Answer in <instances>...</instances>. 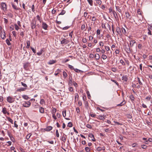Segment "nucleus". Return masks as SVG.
<instances>
[{
	"mask_svg": "<svg viewBox=\"0 0 152 152\" xmlns=\"http://www.w3.org/2000/svg\"><path fill=\"white\" fill-rule=\"evenodd\" d=\"M1 9L4 12L7 11V6L6 4L4 2H1Z\"/></svg>",
	"mask_w": 152,
	"mask_h": 152,
	"instance_id": "1",
	"label": "nucleus"
},
{
	"mask_svg": "<svg viewBox=\"0 0 152 152\" xmlns=\"http://www.w3.org/2000/svg\"><path fill=\"white\" fill-rule=\"evenodd\" d=\"M31 103L30 101L27 102L24 101L23 102L22 105L25 107H28L31 106Z\"/></svg>",
	"mask_w": 152,
	"mask_h": 152,
	"instance_id": "2",
	"label": "nucleus"
},
{
	"mask_svg": "<svg viewBox=\"0 0 152 152\" xmlns=\"http://www.w3.org/2000/svg\"><path fill=\"white\" fill-rule=\"evenodd\" d=\"M37 21L35 19L32 20L31 22V27L32 29H34L36 27Z\"/></svg>",
	"mask_w": 152,
	"mask_h": 152,
	"instance_id": "3",
	"label": "nucleus"
},
{
	"mask_svg": "<svg viewBox=\"0 0 152 152\" xmlns=\"http://www.w3.org/2000/svg\"><path fill=\"white\" fill-rule=\"evenodd\" d=\"M7 101L10 103H12L15 101V98L10 96L7 97Z\"/></svg>",
	"mask_w": 152,
	"mask_h": 152,
	"instance_id": "4",
	"label": "nucleus"
},
{
	"mask_svg": "<svg viewBox=\"0 0 152 152\" xmlns=\"http://www.w3.org/2000/svg\"><path fill=\"white\" fill-rule=\"evenodd\" d=\"M56 112V109L53 108V110L52 111V117L54 119V120H56L57 119V118L55 115V114Z\"/></svg>",
	"mask_w": 152,
	"mask_h": 152,
	"instance_id": "5",
	"label": "nucleus"
},
{
	"mask_svg": "<svg viewBox=\"0 0 152 152\" xmlns=\"http://www.w3.org/2000/svg\"><path fill=\"white\" fill-rule=\"evenodd\" d=\"M2 112L4 114H7L8 115H9L10 114L7 111V109L5 107H3Z\"/></svg>",
	"mask_w": 152,
	"mask_h": 152,
	"instance_id": "6",
	"label": "nucleus"
},
{
	"mask_svg": "<svg viewBox=\"0 0 152 152\" xmlns=\"http://www.w3.org/2000/svg\"><path fill=\"white\" fill-rule=\"evenodd\" d=\"M42 27L45 30H47L48 27L47 24L44 22H42Z\"/></svg>",
	"mask_w": 152,
	"mask_h": 152,
	"instance_id": "7",
	"label": "nucleus"
},
{
	"mask_svg": "<svg viewBox=\"0 0 152 152\" xmlns=\"http://www.w3.org/2000/svg\"><path fill=\"white\" fill-rule=\"evenodd\" d=\"M62 115L67 120H69L70 119L69 118H66V110H63L62 111Z\"/></svg>",
	"mask_w": 152,
	"mask_h": 152,
	"instance_id": "8",
	"label": "nucleus"
},
{
	"mask_svg": "<svg viewBox=\"0 0 152 152\" xmlns=\"http://www.w3.org/2000/svg\"><path fill=\"white\" fill-rule=\"evenodd\" d=\"M53 129V127L51 126H47L46 128L44 129V130L46 131L49 132L51 130Z\"/></svg>",
	"mask_w": 152,
	"mask_h": 152,
	"instance_id": "9",
	"label": "nucleus"
},
{
	"mask_svg": "<svg viewBox=\"0 0 152 152\" xmlns=\"http://www.w3.org/2000/svg\"><path fill=\"white\" fill-rule=\"evenodd\" d=\"M69 42L66 39H64L63 40L61 41V44H66Z\"/></svg>",
	"mask_w": 152,
	"mask_h": 152,
	"instance_id": "10",
	"label": "nucleus"
},
{
	"mask_svg": "<svg viewBox=\"0 0 152 152\" xmlns=\"http://www.w3.org/2000/svg\"><path fill=\"white\" fill-rule=\"evenodd\" d=\"M135 43H136V41L134 40H132L130 41V43L129 44L130 46L131 47H132Z\"/></svg>",
	"mask_w": 152,
	"mask_h": 152,
	"instance_id": "11",
	"label": "nucleus"
},
{
	"mask_svg": "<svg viewBox=\"0 0 152 152\" xmlns=\"http://www.w3.org/2000/svg\"><path fill=\"white\" fill-rule=\"evenodd\" d=\"M29 65V63H26L24 64L23 68L25 70H27Z\"/></svg>",
	"mask_w": 152,
	"mask_h": 152,
	"instance_id": "12",
	"label": "nucleus"
},
{
	"mask_svg": "<svg viewBox=\"0 0 152 152\" xmlns=\"http://www.w3.org/2000/svg\"><path fill=\"white\" fill-rule=\"evenodd\" d=\"M121 78L122 80H123L125 82L127 81L128 80V77L127 75H124Z\"/></svg>",
	"mask_w": 152,
	"mask_h": 152,
	"instance_id": "13",
	"label": "nucleus"
},
{
	"mask_svg": "<svg viewBox=\"0 0 152 152\" xmlns=\"http://www.w3.org/2000/svg\"><path fill=\"white\" fill-rule=\"evenodd\" d=\"M88 136L91 138H92V141H96V140L94 138V136L93 134H90L88 135Z\"/></svg>",
	"mask_w": 152,
	"mask_h": 152,
	"instance_id": "14",
	"label": "nucleus"
},
{
	"mask_svg": "<svg viewBox=\"0 0 152 152\" xmlns=\"http://www.w3.org/2000/svg\"><path fill=\"white\" fill-rule=\"evenodd\" d=\"M116 31L120 35L121 34V30L120 28L118 27H117Z\"/></svg>",
	"mask_w": 152,
	"mask_h": 152,
	"instance_id": "15",
	"label": "nucleus"
},
{
	"mask_svg": "<svg viewBox=\"0 0 152 152\" xmlns=\"http://www.w3.org/2000/svg\"><path fill=\"white\" fill-rule=\"evenodd\" d=\"M95 59L96 60H98L100 58L99 55L98 53H96L94 55Z\"/></svg>",
	"mask_w": 152,
	"mask_h": 152,
	"instance_id": "16",
	"label": "nucleus"
},
{
	"mask_svg": "<svg viewBox=\"0 0 152 152\" xmlns=\"http://www.w3.org/2000/svg\"><path fill=\"white\" fill-rule=\"evenodd\" d=\"M1 37L3 39H4L6 37V34L4 31L3 32H2L1 34Z\"/></svg>",
	"mask_w": 152,
	"mask_h": 152,
	"instance_id": "17",
	"label": "nucleus"
},
{
	"mask_svg": "<svg viewBox=\"0 0 152 152\" xmlns=\"http://www.w3.org/2000/svg\"><path fill=\"white\" fill-rule=\"evenodd\" d=\"M126 103V101L124 100L120 104L117 105V106H122Z\"/></svg>",
	"mask_w": 152,
	"mask_h": 152,
	"instance_id": "18",
	"label": "nucleus"
},
{
	"mask_svg": "<svg viewBox=\"0 0 152 152\" xmlns=\"http://www.w3.org/2000/svg\"><path fill=\"white\" fill-rule=\"evenodd\" d=\"M44 48L41 49L39 52L37 53V54L39 56H41L42 53L44 51Z\"/></svg>",
	"mask_w": 152,
	"mask_h": 152,
	"instance_id": "19",
	"label": "nucleus"
},
{
	"mask_svg": "<svg viewBox=\"0 0 152 152\" xmlns=\"http://www.w3.org/2000/svg\"><path fill=\"white\" fill-rule=\"evenodd\" d=\"M97 118L100 120L104 121L105 118L102 115H99L98 116V117H97Z\"/></svg>",
	"mask_w": 152,
	"mask_h": 152,
	"instance_id": "20",
	"label": "nucleus"
},
{
	"mask_svg": "<svg viewBox=\"0 0 152 152\" xmlns=\"http://www.w3.org/2000/svg\"><path fill=\"white\" fill-rule=\"evenodd\" d=\"M56 60H50L48 63V64L50 65L52 64L56 63Z\"/></svg>",
	"mask_w": 152,
	"mask_h": 152,
	"instance_id": "21",
	"label": "nucleus"
},
{
	"mask_svg": "<svg viewBox=\"0 0 152 152\" xmlns=\"http://www.w3.org/2000/svg\"><path fill=\"white\" fill-rule=\"evenodd\" d=\"M122 33L125 35H126V29L123 27H122L121 28V33Z\"/></svg>",
	"mask_w": 152,
	"mask_h": 152,
	"instance_id": "22",
	"label": "nucleus"
},
{
	"mask_svg": "<svg viewBox=\"0 0 152 152\" xmlns=\"http://www.w3.org/2000/svg\"><path fill=\"white\" fill-rule=\"evenodd\" d=\"M39 111L40 113H44V108L41 107L39 109Z\"/></svg>",
	"mask_w": 152,
	"mask_h": 152,
	"instance_id": "23",
	"label": "nucleus"
},
{
	"mask_svg": "<svg viewBox=\"0 0 152 152\" xmlns=\"http://www.w3.org/2000/svg\"><path fill=\"white\" fill-rule=\"evenodd\" d=\"M40 103L41 105H46L44 99H42L40 100Z\"/></svg>",
	"mask_w": 152,
	"mask_h": 152,
	"instance_id": "24",
	"label": "nucleus"
},
{
	"mask_svg": "<svg viewBox=\"0 0 152 152\" xmlns=\"http://www.w3.org/2000/svg\"><path fill=\"white\" fill-rule=\"evenodd\" d=\"M6 118L8 121L10 122L12 124H13V121L11 118L10 117H7Z\"/></svg>",
	"mask_w": 152,
	"mask_h": 152,
	"instance_id": "25",
	"label": "nucleus"
},
{
	"mask_svg": "<svg viewBox=\"0 0 152 152\" xmlns=\"http://www.w3.org/2000/svg\"><path fill=\"white\" fill-rule=\"evenodd\" d=\"M79 97V96L78 94L77 93H76L75 96V102L78 100Z\"/></svg>",
	"mask_w": 152,
	"mask_h": 152,
	"instance_id": "26",
	"label": "nucleus"
},
{
	"mask_svg": "<svg viewBox=\"0 0 152 152\" xmlns=\"http://www.w3.org/2000/svg\"><path fill=\"white\" fill-rule=\"evenodd\" d=\"M88 4L91 6H93V0H87Z\"/></svg>",
	"mask_w": 152,
	"mask_h": 152,
	"instance_id": "27",
	"label": "nucleus"
},
{
	"mask_svg": "<svg viewBox=\"0 0 152 152\" xmlns=\"http://www.w3.org/2000/svg\"><path fill=\"white\" fill-rule=\"evenodd\" d=\"M26 43L27 44V46L26 48H28L30 45V43L29 40H27L26 41Z\"/></svg>",
	"mask_w": 152,
	"mask_h": 152,
	"instance_id": "28",
	"label": "nucleus"
},
{
	"mask_svg": "<svg viewBox=\"0 0 152 152\" xmlns=\"http://www.w3.org/2000/svg\"><path fill=\"white\" fill-rule=\"evenodd\" d=\"M23 98L26 100H28L29 99V97L26 95H23L22 96Z\"/></svg>",
	"mask_w": 152,
	"mask_h": 152,
	"instance_id": "29",
	"label": "nucleus"
},
{
	"mask_svg": "<svg viewBox=\"0 0 152 152\" xmlns=\"http://www.w3.org/2000/svg\"><path fill=\"white\" fill-rule=\"evenodd\" d=\"M26 89V88H21L17 90L18 91L21 92L25 91Z\"/></svg>",
	"mask_w": 152,
	"mask_h": 152,
	"instance_id": "30",
	"label": "nucleus"
},
{
	"mask_svg": "<svg viewBox=\"0 0 152 152\" xmlns=\"http://www.w3.org/2000/svg\"><path fill=\"white\" fill-rule=\"evenodd\" d=\"M125 14L126 17L127 18L130 19V15L129 12H126Z\"/></svg>",
	"mask_w": 152,
	"mask_h": 152,
	"instance_id": "31",
	"label": "nucleus"
},
{
	"mask_svg": "<svg viewBox=\"0 0 152 152\" xmlns=\"http://www.w3.org/2000/svg\"><path fill=\"white\" fill-rule=\"evenodd\" d=\"M37 19L40 22H41L42 21V19L40 17L39 15H37L36 16Z\"/></svg>",
	"mask_w": 152,
	"mask_h": 152,
	"instance_id": "32",
	"label": "nucleus"
},
{
	"mask_svg": "<svg viewBox=\"0 0 152 152\" xmlns=\"http://www.w3.org/2000/svg\"><path fill=\"white\" fill-rule=\"evenodd\" d=\"M120 62L122 65H125L126 64L125 61H124L123 59H121Z\"/></svg>",
	"mask_w": 152,
	"mask_h": 152,
	"instance_id": "33",
	"label": "nucleus"
},
{
	"mask_svg": "<svg viewBox=\"0 0 152 152\" xmlns=\"http://www.w3.org/2000/svg\"><path fill=\"white\" fill-rule=\"evenodd\" d=\"M91 148L88 147H86L85 148V150L86 152H89Z\"/></svg>",
	"mask_w": 152,
	"mask_h": 152,
	"instance_id": "34",
	"label": "nucleus"
},
{
	"mask_svg": "<svg viewBox=\"0 0 152 152\" xmlns=\"http://www.w3.org/2000/svg\"><path fill=\"white\" fill-rule=\"evenodd\" d=\"M14 26L15 27V30H16L17 31H18L19 29L20 28L19 27V26H18L17 24H15Z\"/></svg>",
	"mask_w": 152,
	"mask_h": 152,
	"instance_id": "35",
	"label": "nucleus"
},
{
	"mask_svg": "<svg viewBox=\"0 0 152 152\" xmlns=\"http://www.w3.org/2000/svg\"><path fill=\"white\" fill-rule=\"evenodd\" d=\"M32 134L31 133H30L27 135L26 136V138L28 140L30 137L32 135Z\"/></svg>",
	"mask_w": 152,
	"mask_h": 152,
	"instance_id": "36",
	"label": "nucleus"
},
{
	"mask_svg": "<svg viewBox=\"0 0 152 152\" xmlns=\"http://www.w3.org/2000/svg\"><path fill=\"white\" fill-rule=\"evenodd\" d=\"M104 47L105 48V49L107 51H108L110 50V48L109 46L107 45H105Z\"/></svg>",
	"mask_w": 152,
	"mask_h": 152,
	"instance_id": "37",
	"label": "nucleus"
},
{
	"mask_svg": "<svg viewBox=\"0 0 152 152\" xmlns=\"http://www.w3.org/2000/svg\"><path fill=\"white\" fill-rule=\"evenodd\" d=\"M102 58L103 60H105V59H106L107 58V56L106 55H105L104 54H102Z\"/></svg>",
	"mask_w": 152,
	"mask_h": 152,
	"instance_id": "38",
	"label": "nucleus"
},
{
	"mask_svg": "<svg viewBox=\"0 0 152 152\" xmlns=\"http://www.w3.org/2000/svg\"><path fill=\"white\" fill-rule=\"evenodd\" d=\"M73 83L72 81V78L71 79H70L69 81V85L71 86L72 85V83Z\"/></svg>",
	"mask_w": 152,
	"mask_h": 152,
	"instance_id": "39",
	"label": "nucleus"
},
{
	"mask_svg": "<svg viewBox=\"0 0 152 152\" xmlns=\"http://www.w3.org/2000/svg\"><path fill=\"white\" fill-rule=\"evenodd\" d=\"M90 115L92 117H95L96 115V114L93 113H91L90 114Z\"/></svg>",
	"mask_w": 152,
	"mask_h": 152,
	"instance_id": "40",
	"label": "nucleus"
},
{
	"mask_svg": "<svg viewBox=\"0 0 152 152\" xmlns=\"http://www.w3.org/2000/svg\"><path fill=\"white\" fill-rule=\"evenodd\" d=\"M151 98V96L149 95L145 98V99L147 100V101H149L150 100Z\"/></svg>",
	"mask_w": 152,
	"mask_h": 152,
	"instance_id": "41",
	"label": "nucleus"
},
{
	"mask_svg": "<svg viewBox=\"0 0 152 152\" xmlns=\"http://www.w3.org/2000/svg\"><path fill=\"white\" fill-rule=\"evenodd\" d=\"M63 75L64 77L65 78H66L67 76L66 73L65 71L63 72Z\"/></svg>",
	"mask_w": 152,
	"mask_h": 152,
	"instance_id": "42",
	"label": "nucleus"
},
{
	"mask_svg": "<svg viewBox=\"0 0 152 152\" xmlns=\"http://www.w3.org/2000/svg\"><path fill=\"white\" fill-rule=\"evenodd\" d=\"M6 42L8 45H11V43H10V41L8 39H7L6 40Z\"/></svg>",
	"mask_w": 152,
	"mask_h": 152,
	"instance_id": "43",
	"label": "nucleus"
},
{
	"mask_svg": "<svg viewBox=\"0 0 152 152\" xmlns=\"http://www.w3.org/2000/svg\"><path fill=\"white\" fill-rule=\"evenodd\" d=\"M86 28V26L85 24H83L81 25V30H84Z\"/></svg>",
	"mask_w": 152,
	"mask_h": 152,
	"instance_id": "44",
	"label": "nucleus"
},
{
	"mask_svg": "<svg viewBox=\"0 0 152 152\" xmlns=\"http://www.w3.org/2000/svg\"><path fill=\"white\" fill-rule=\"evenodd\" d=\"M99 45L100 46H101L102 47H103L104 46V44L102 41H101L99 42Z\"/></svg>",
	"mask_w": 152,
	"mask_h": 152,
	"instance_id": "45",
	"label": "nucleus"
},
{
	"mask_svg": "<svg viewBox=\"0 0 152 152\" xmlns=\"http://www.w3.org/2000/svg\"><path fill=\"white\" fill-rule=\"evenodd\" d=\"M141 147L143 149H146L147 147L145 145H141Z\"/></svg>",
	"mask_w": 152,
	"mask_h": 152,
	"instance_id": "46",
	"label": "nucleus"
},
{
	"mask_svg": "<svg viewBox=\"0 0 152 152\" xmlns=\"http://www.w3.org/2000/svg\"><path fill=\"white\" fill-rule=\"evenodd\" d=\"M96 150L98 151H101L102 150V147H99L96 148Z\"/></svg>",
	"mask_w": 152,
	"mask_h": 152,
	"instance_id": "47",
	"label": "nucleus"
},
{
	"mask_svg": "<svg viewBox=\"0 0 152 152\" xmlns=\"http://www.w3.org/2000/svg\"><path fill=\"white\" fill-rule=\"evenodd\" d=\"M68 67L71 69L74 70V69L73 66L70 65L69 64L68 65Z\"/></svg>",
	"mask_w": 152,
	"mask_h": 152,
	"instance_id": "48",
	"label": "nucleus"
},
{
	"mask_svg": "<svg viewBox=\"0 0 152 152\" xmlns=\"http://www.w3.org/2000/svg\"><path fill=\"white\" fill-rule=\"evenodd\" d=\"M137 80H138V82L139 84L140 85H142V83L140 81V79L139 77H137Z\"/></svg>",
	"mask_w": 152,
	"mask_h": 152,
	"instance_id": "49",
	"label": "nucleus"
},
{
	"mask_svg": "<svg viewBox=\"0 0 152 152\" xmlns=\"http://www.w3.org/2000/svg\"><path fill=\"white\" fill-rule=\"evenodd\" d=\"M66 13V11L64 10H62L59 15H63Z\"/></svg>",
	"mask_w": 152,
	"mask_h": 152,
	"instance_id": "50",
	"label": "nucleus"
},
{
	"mask_svg": "<svg viewBox=\"0 0 152 152\" xmlns=\"http://www.w3.org/2000/svg\"><path fill=\"white\" fill-rule=\"evenodd\" d=\"M13 35L14 36V37L16 38L17 36V34L16 33V32L15 31H12V32Z\"/></svg>",
	"mask_w": 152,
	"mask_h": 152,
	"instance_id": "51",
	"label": "nucleus"
},
{
	"mask_svg": "<svg viewBox=\"0 0 152 152\" xmlns=\"http://www.w3.org/2000/svg\"><path fill=\"white\" fill-rule=\"evenodd\" d=\"M12 6L14 9L16 10H17L18 9L16 6L14 4H12Z\"/></svg>",
	"mask_w": 152,
	"mask_h": 152,
	"instance_id": "52",
	"label": "nucleus"
},
{
	"mask_svg": "<svg viewBox=\"0 0 152 152\" xmlns=\"http://www.w3.org/2000/svg\"><path fill=\"white\" fill-rule=\"evenodd\" d=\"M96 3L100 5L101 4L102 1L100 0H96Z\"/></svg>",
	"mask_w": 152,
	"mask_h": 152,
	"instance_id": "53",
	"label": "nucleus"
},
{
	"mask_svg": "<svg viewBox=\"0 0 152 152\" xmlns=\"http://www.w3.org/2000/svg\"><path fill=\"white\" fill-rule=\"evenodd\" d=\"M116 8L117 10L119 12H121V10L120 9L119 7L118 6H116Z\"/></svg>",
	"mask_w": 152,
	"mask_h": 152,
	"instance_id": "54",
	"label": "nucleus"
},
{
	"mask_svg": "<svg viewBox=\"0 0 152 152\" xmlns=\"http://www.w3.org/2000/svg\"><path fill=\"white\" fill-rule=\"evenodd\" d=\"M16 121H15L14 122V126L15 127L16 129H18V125L17 124H16Z\"/></svg>",
	"mask_w": 152,
	"mask_h": 152,
	"instance_id": "55",
	"label": "nucleus"
},
{
	"mask_svg": "<svg viewBox=\"0 0 152 152\" xmlns=\"http://www.w3.org/2000/svg\"><path fill=\"white\" fill-rule=\"evenodd\" d=\"M96 20H97V19H96V17L95 16H93L92 17V20H91L92 21H95Z\"/></svg>",
	"mask_w": 152,
	"mask_h": 152,
	"instance_id": "56",
	"label": "nucleus"
},
{
	"mask_svg": "<svg viewBox=\"0 0 152 152\" xmlns=\"http://www.w3.org/2000/svg\"><path fill=\"white\" fill-rule=\"evenodd\" d=\"M137 144L136 143H134L132 144V147H137Z\"/></svg>",
	"mask_w": 152,
	"mask_h": 152,
	"instance_id": "57",
	"label": "nucleus"
},
{
	"mask_svg": "<svg viewBox=\"0 0 152 152\" xmlns=\"http://www.w3.org/2000/svg\"><path fill=\"white\" fill-rule=\"evenodd\" d=\"M56 136L57 137H59V133H58V130H56Z\"/></svg>",
	"mask_w": 152,
	"mask_h": 152,
	"instance_id": "58",
	"label": "nucleus"
},
{
	"mask_svg": "<svg viewBox=\"0 0 152 152\" xmlns=\"http://www.w3.org/2000/svg\"><path fill=\"white\" fill-rule=\"evenodd\" d=\"M68 126L69 127H72V123L71 122H69L68 124Z\"/></svg>",
	"mask_w": 152,
	"mask_h": 152,
	"instance_id": "59",
	"label": "nucleus"
},
{
	"mask_svg": "<svg viewBox=\"0 0 152 152\" xmlns=\"http://www.w3.org/2000/svg\"><path fill=\"white\" fill-rule=\"evenodd\" d=\"M111 80L115 83L118 86L119 85V83L115 80L111 79Z\"/></svg>",
	"mask_w": 152,
	"mask_h": 152,
	"instance_id": "60",
	"label": "nucleus"
},
{
	"mask_svg": "<svg viewBox=\"0 0 152 152\" xmlns=\"http://www.w3.org/2000/svg\"><path fill=\"white\" fill-rule=\"evenodd\" d=\"M56 117H57L58 118H60L61 116V114L58 113H56Z\"/></svg>",
	"mask_w": 152,
	"mask_h": 152,
	"instance_id": "61",
	"label": "nucleus"
},
{
	"mask_svg": "<svg viewBox=\"0 0 152 152\" xmlns=\"http://www.w3.org/2000/svg\"><path fill=\"white\" fill-rule=\"evenodd\" d=\"M21 83L22 84V85L23 86L25 87V88H26L27 87V85L26 84L22 82H21Z\"/></svg>",
	"mask_w": 152,
	"mask_h": 152,
	"instance_id": "62",
	"label": "nucleus"
},
{
	"mask_svg": "<svg viewBox=\"0 0 152 152\" xmlns=\"http://www.w3.org/2000/svg\"><path fill=\"white\" fill-rule=\"evenodd\" d=\"M4 20V23L5 24H7L8 23V20L7 19L5 18H3Z\"/></svg>",
	"mask_w": 152,
	"mask_h": 152,
	"instance_id": "63",
	"label": "nucleus"
},
{
	"mask_svg": "<svg viewBox=\"0 0 152 152\" xmlns=\"http://www.w3.org/2000/svg\"><path fill=\"white\" fill-rule=\"evenodd\" d=\"M94 55L93 54L91 53L89 54V57L90 58H93L94 57Z\"/></svg>",
	"mask_w": 152,
	"mask_h": 152,
	"instance_id": "64",
	"label": "nucleus"
}]
</instances>
